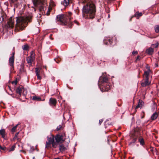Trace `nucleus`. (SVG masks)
Wrapping results in <instances>:
<instances>
[{"label": "nucleus", "instance_id": "nucleus-27", "mask_svg": "<svg viewBox=\"0 0 159 159\" xmlns=\"http://www.w3.org/2000/svg\"><path fill=\"white\" fill-rule=\"evenodd\" d=\"M108 79L107 77H104L103 79V82L106 83L108 81Z\"/></svg>", "mask_w": 159, "mask_h": 159}, {"label": "nucleus", "instance_id": "nucleus-5", "mask_svg": "<svg viewBox=\"0 0 159 159\" xmlns=\"http://www.w3.org/2000/svg\"><path fill=\"white\" fill-rule=\"evenodd\" d=\"M150 72V69H148V70L145 71L143 75V79L141 81L142 86L145 87L149 85L150 82L149 81V75Z\"/></svg>", "mask_w": 159, "mask_h": 159}, {"label": "nucleus", "instance_id": "nucleus-18", "mask_svg": "<svg viewBox=\"0 0 159 159\" xmlns=\"http://www.w3.org/2000/svg\"><path fill=\"white\" fill-rule=\"evenodd\" d=\"M32 99L34 100H35L36 101H42L41 99V98L39 97H37L36 96H33L32 98ZM44 100H42V101H44Z\"/></svg>", "mask_w": 159, "mask_h": 159}, {"label": "nucleus", "instance_id": "nucleus-37", "mask_svg": "<svg viewBox=\"0 0 159 159\" xmlns=\"http://www.w3.org/2000/svg\"><path fill=\"white\" fill-rule=\"evenodd\" d=\"M6 148V147H0V149L2 150H5Z\"/></svg>", "mask_w": 159, "mask_h": 159}, {"label": "nucleus", "instance_id": "nucleus-44", "mask_svg": "<svg viewBox=\"0 0 159 159\" xmlns=\"http://www.w3.org/2000/svg\"><path fill=\"white\" fill-rule=\"evenodd\" d=\"M54 159H61L60 158H59L58 157V158H55Z\"/></svg>", "mask_w": 159, "mask_h": 159}, {"label": "nucleus", "instance_id": "nucleus-14", "mask_svg": "<svg viewBox=\"0 0 159 159\" xmlns=\"http://www.w3.org/2000/svg\"><path fill=\"white\" fill-rule=\"evenodd\" d=\"M158 116V113L157 112H155L151 116V118L152 120H154L156 119Z\"/></svg>", "mask_w": 159, "mask_h": 159}, {"label": "nucleus", "instance_id": "nucleus-41", "mask_svg": "<svg viewBox=\"0 0 159 159\" xmlns=\"http://www.w3.org/2000/svg\"><path fill=\"white\" fill-rule=\"evenodd\" d=\"M11 1V2L12 3H13L15 1H16V0H10Z\"/></svg>", "mask_w": 159, "mask_h": 159}, {"label": "nucleus", "instance_id": "nucleus-36", "mask_svg": "<svg viewBox=\"0 0 159 159\" xmlns=\"http://www.w3.org/2000/svg\"><path fill=\"white\" fill-rule=\"evenodd\" d=\"M19 133V132H17L16 133V134H15V137H14L15 139H16V138H17L18 135Z\"/></svg>", "mask_w": 159, "mask_h": 159}, {"label": "nucleus", "instance_id": "nucleus-1", "mask_svg": "<svg viewBox=\"0 0 159 159\" xmlns=\"http://www.w3.org/2000/svg\"><path fill=\"white\" fill-rule=\"evenodd\" d=\"M85 4L83 7V16L85 18L93 19L95 15L96 7L91 0H84Z\"/></svg>", "mask_w": 159, "mask_h": 159}, {"label": "nucleus", "instance_id": "nucleus-10", "mask_svg": "<svg viewBox=\"0 0 159 159\" xmlns=\"http://www.w3.org/2000/svg\"><path fill=\"white\" fill-rule=\"evenodd\" d=\"M57 103V101L56 99L51 98L49 100V104L50 105H55Z\"/></svg>", "mask_w": 159, "mask_h": 159}, {"label": "nucleus", "instance_id": "nucleus-17", "mask_svg": "<svg viewBox=\"0 0 159 159\" xmlns=\"http://www.w3.org/2000/svg\"><path fill=\"white\" fill-rule=\"evenodd\" d=\"M144 104V102L142 101L139 100L138 105L136 107V108H138L139 107H141Z\"/></svg>", "mask_w": 159, "mask_h": 159}, {"label": "nucleus", "instance_id": "nucleus-39", "mask_svg": "<svg viewBox=\"0 0 159 159\" xmlns=\"http://www.w3.org/2000/svg\"><path fill=\"white\" fill-rule=\"evenodd\" d=\"M138 53V52L137 51H134L132 52V53L133 54H137Z\"/></svg>", "mask_w": 159, "mask_h": 159}, {"label": "nucleus", "instance_id": "nucleus-35", "mask_svg": "<svg viewBox=\"0 0 159 159\" xmlns=\"http://www.w3.org/2000/svg\"><path fill=\"white\" fill-rule=\"evenodd\" d=\"M51 5H52V7L54 5V4L53 3L52 4V5L51 4H50V6L48 8V10L49 11H50L52 9L51 6Z\"/></svg>", "mask_w": 159, "mask_h": 159}, {"label": "nucleus", "instance_id": "nucleus-42", "mask_svg": "<svg viewBox=\"0 0 159 159\" xmlns=\"http://www.w3.org/2000/svg\"><path fill=\"white\" fill-rule=\"evenodd\" d=\"M74 22H75V23H77V25H78V22H77V21L76 20H74Z\"/></svg>", "mask_w": 159, "mask_h": 159}, {"label": "nucleus", "instance_id": "nucleus-12", "mask_svg": "<svg viewBox=\"0 0 159 159\" xmlns=\"http://www.w3.org/2000/svg\"><path fill=\"white\" fill-rule=\"evenodd\" d=\"M72 0H64L63 5L66 7L69 5L70 3H72Z\"/></svg>", "mask_w": 159, "mask_h": 159}, {"label": "nucleus", "instance_id": "nucleus-6", "mask_svg": "<svg viewBox=\"0 0 159 159\" xmlns=\"http://www.w3.org/2000/svg\"><path fill=\"white\" fill-rule=\"evenodd\" d=\"M14 25V20L13 17H11L8 19L7 23L4 26V27L6 29L12 28Z\"/></svg>", "mask_w": 159, "mask_h": 159}, {"label": "nucleus", "instance_id": "nucleus-43", "mask_svg": "<svg viewBox=\"0 0 159 159\" xmlns=\"http://www.w3.org/2000/svg\"><path fill=\"white\" fill-rule=\"evenodd\" d=\"M155 66L157 67H158V64L157 63L155 64Z\"/></svg>", "mask_w": 159, "mask_h": 159}, {"label": "nucleus", "instance_id": "nucleus-46", "mask_svg": "<svg viewBox=\"0 0 159 159\" xmlns=\"http://www.w3.org/2000/svg\"><path fill=\"white\" fill-rule=\"evenodd\" d=\"M14 52H13V53H12V56H14Z\"/></svg>", "mask_w": 159, "mask_h": 159}, {"label": "nucleus", "instance_id": "nucleus-33", "mask_svg": "<svg viewBox=\"0 0 159 159\" xmlns=\"http://www.w3.org/2000/svg\"><path fill=\"white\" fill-rule=\"evenodd\" d=\"M36 75L37 76V78L39 79L40 80L41 79V77L40 76L39 74H36Z\"/></svg>", "mask_w": 159, "mask_h": 159}, {"label": "nucleus", "instance_id": "nucleus-8", "mask_svg": "<svg viewBox=\"0 0 159 159\" xmlns=\"http://www.w3.org/2000/svg\"><path fill=\"white\" fill-rule=\"evenodd\" d=\"M16 92L19 95H21V93H22L24 95H26L27 93L26 90L24 88L20 87H18L17 88Z\"/></svg>", "mask_w": 159, "mask_h": 159}, {"label": "nucleus", "instance_id": "nucleus-21", "mask_svg": "<svg viewBox=\"0 0 159 159\" xmlns=\"http://www.w3.org/2000/svg\"><path fill=\"white\" fill-rule=\"evenodd\" d=\"M107 86H105V90L106 91H108L109 89H111V86L109 85V84L108 83H107Z\"/></svg>", "mask_w": 159, "mask_h": 159}, {"label": "nucleus", "instance_id": "nucleus-30", "mask_svg": "<svg viewBox=\"0 0 159 159\" xmlns=\"http://www.w3.org/2000/svg\"><path fill=\"white\" fill-rule=\"evenodd\" d=\"M17 83V81L16 80H15V81H13L11 82V83L12 84L16 85Z\"/></svg>", "mask_w": 159, "mask_h": 159}, {"label": "nucleus", "instance_id": "nucleus-40", "mask_svg": "<svg viewBox=\"0 0 159 159\" xmlns=\"http://www.w3.org/2000/svg\"><path fill=\"white\" fill-rule=\"evenodd\" d=\"M140 58H141V57L140 56H138L137 57L136 60H139L140 59Z\"/></svg>", "mask_w": 159, "mask_h": 159}, {"label": "nucleus", "instance_id": "nucleus-25", "mask_svg": "<svg viewBox=\"0 0 159 159\" xmlns=\"http://www.w3.org/2000/svg\"><path fill=\"white\" fill-rule=\"evenodd\" d=\"M41 68L40 67H37L35 68L36 70V74H39V73L40 72V70H41Z\"/></svg>", "mask_w": 159, "mask_h": 159}, {"label": "nucleus", "instance_id": "nucleus-34", "mask_svg": "<svg viewBox=\"0 0 159 159\" xmlns=\"http://www.w3.org/2000/svg\"><path fill=\"white\" fill-rule=\"evenodd\" d=\"M61 127H62V126L61 125H59L57 127L56 129L58 131L59 130L61 129Z\"/></svg>", "mask_w": 159, "mask_h": 159}, {"label": "nucleus", "instance_id": "nucleus-31", "mask_svg": "<svg viewBox=\"0 0 159 159\" xmlns=\"http://www.w3.org/2000/svg\"><path fill=\"white\" fill-rule=\"evenodd\" d=\"M30 57H34V53L33 51H32L31 52V55Z\"/></svg>", "mask_w": 159, "mask_h": 159}, {"label": "nucleus", "instance_id": "nucleus-11", "mask_svg": "<svg viewBox=\"0 0 159 159\" xmlns=\"http://www.w3.org/2000/svg\"><path fill=\"white\" fill-rule=\"evenodd\" d=\"M35 58L31 57H28L27 58L26 61L28 64H31L34 61Z\"/></svg>", "mask_w": 159, "mask_h": 159}, {"label": "nucleus", "instance_id": "nucleus-4", "mask_svg": "<svg viewBox=\"0 0 159 159\" xmlns=\"http://www.w3.org/2000/svg\"><path fill=\"white\" fill-rule=\"evenodd\" d=\"M71 13L69 12L67 15L61 14L57 16V20L59 21L61 24L66 25L69 21L70 22L71 18L70 16Z\"/></svg>", "mask_w": 159, "mask_h": 159}, {"label": "nucleus", "instance_id": "nucleus-23", "mask_svg": "<svg viewBox=\"0 0 159 159\" xmlns=\"http://www.w3.org/2000/svg\"><path fill=\"white\" fill-rule=\"evenodd\" d=\"M19 125V124H17L15 126L12 128L11 129V132L12 133H14L16 130L17 126Z\"/></svg>", "mask_w": 159, "mask_h": 159}, {"label": "nucleus", "instance_id": "nucleus-38", "mask_svg": "<svg viewBox=\"0 0 159 159\" xmlns=\"http://www.w3.org/2000/svg\"><path fill=\"white\" fill-rule=\"evenodd\" d=\"M103 121V120L102 119L100 120L99 121V125H101V123Z\"/></svg>", "mask_w": 159, "mask_h": 159}, {"label": "nucleus", "instance_id": "nucleus-22", "mask_svg": "<svg viewBox=\"0 0 159 159\" xmlns=\"http://www.w3.org/2000/svg\"><path fill=\"white\" fill-rule=\"evenodd\" d=\"M143 15V14L141 12H137L134 15V16L136 17H139L142 16Z\"/></svg>", "mask_w": 159, "mask_h": 159}, {"label": "nucleus", "instance_id": "nucleus-7", "mask_svg": "<svg viewBox=\"0 0 159 159\" xmlns=\"http://www.w3.org/2000/svg\"><path fill=\"white\" fill-rule=\"evenodd\" d=\"M34 5V6L38 5H40L42 7V5L44 4V3H45V1L43 0H32Z\"/></svg>", "mask_w": 159, "mask_h": 159}, {"label": "nucleus", "instance_id": "nucleus-29", "mask_svg": "<svg viewBox=\"0 0 159 159\" xmlns=\"http://www.w3.org/2000/svg\"><path fill=\"white\" fill-rule=\"evenodd\" d=\"M28 48V46L27 45H25L24 46L23 48L24 50H27V49Z\"/></svg>", "mask_w": 159, "mask_h": 159}, {"label": "nucleus", "instance_id": "nucleus-19", "mask_svg": "<svg viewBox=\"0 0 159 159\" xmlns=\"http://www.w3.org/2000/svg\"><path fill=\"white\" fill-rule=\"evenodd\" d=\"M112 42L111 39H109L108 40H107L106 39H105V40L104 41V44H106L107 45H108L110 43H111Z\"/></svg>", "mask_w": 159, "mask_h": 159}, {"label": "nucleus", "instance_id": "nucleus-47", "mask_svg": "<svg viewBox=\"0 0 159 159\" xmlns=\"http://www.w3.org/2000/svg\"><path fill=\"white\" fill-rule=\"evenodd\" d=\"M35 158V157H33V159H34Z\"/></svg>", "mask_w": 159, "mask_h": 159}, {"label": "nucleus", "instance_id": "nucleus-20", "mask_svg": "<svg viewBox=\"0 0 159 159\" xmlns=\"http://www.w3.org/2000/svg\"><path fill=\"white\" fill-rule=\"evenodd\" d=\"M139 141L141 145H143L144 144V141L142 138L139 137Z\"/></svg>", "mask_w": 159, "mask_h": 159}, {"label": "nucleus", "instance_id": "nucleus-28", "mask_svg": "<svg viewBox=\"0 0 159 159\" xmlns=\"http://www.w3.org/2000/svg\"><path fill=\"white\" fill-rule=\"evenodd\" d=\"M137 140V138H134L133 140H132V141L130 143L129 145L131 144L132 143H135Z\"/></svg>", "mask_w": 159, "mask_h": 159}, {"label": "nucleus", "instance_id": "nucleus-9", "mask_svg": "<svg viewBox=\"0 0 159 159\" xmlns=\"http://www.w3.org/2000/svg\"><path fill=\"white\" fill-rule=\"evenodd\" d=\"M14 56H12L9 59V63L12 68H13L14 62Z\"/></svg>", "mask_w": 159, "mask_h": 159}, {"label": "nucleus", "instance_id": "nucleus-3", "mask_svg": "<svg viewBox=\"0 0 159 159\" xmlns=\"http://www.w3.org/2000/svg\"><path fill=\"white\" fill-rule=\"evenodd\" d=\"M31 16H27L25 18L23 17H16V28L17 29L22 30L26 25V23L30 21Z\"/></svg>", "mask_w": 159, "mask_h": 159}, {"label": "nucleus", "instance_id": "nucleus-24", "mask_svg": "<svg viewBox=\"0 0 159 159\" xmlns=\"http://www.w3.org/2000/svg\"><path fill=\"white\" fill-rule=\"evenodd\" d=\"M154 29L156 32H159V25H155L154 27Z\"/></svg>", "mask_w": 159, "mask_h": 159}, {"label": "nucleus", "instance_id": "nucleus-2", "mask_svg": "<svg viewBox=\"0 0 159 159\" xmlns=\"http://www.w3.org/2000/svg\"><path fill=\"white\" fill-rule=\"evenodd\" d=\"M64 141L62 135H57L55 137L51 135L47 137V141L46 142L45 148H48L51 147V144L54 148L57 147L59 143H62Z\"/></svg>", "mask_w": 159, "mask_h": 159}, {"label": "nucleus", "instance_id": "nucleus-45", "mask_svg": "<svg viewBox=\"0 0 159 159\" xmlns=\"http://www.w3.org/2000/svg\"><path fill=\"white\" fill-rule=\"evenodd\" d=\"M8 87L10 90H11V87L9 86H8Z\"/></svg>", "mask_w": 159, "mask_h": 159}, {"label": "nucleus", "instance_id": "nucleus-16", "mask_svg": "<svg viewBox=\"0 0 159 159\" xmlns=\"http://www.w3.org/2000/svg\"><path fill=\"white\" fill-rule=\"evenodd\" d=\"M153 52L154 49L151 47H150L146 50V52L149 54H152Z\"/></svg>", "mask_w": 159, "mask_h": 159}, {"label": "nucleus", "instance_id": "nucleus-26", "mask_svg": "<svg viewBox=\"0 0 159 159\" xmlns=\"http://www.w3.org/2000/svg\"><path fill=\"white\" fill-rule=\"evenodd\" d=\"M15 147V146H12L11 148L8 149L9 152H11L14 150Z\"/></svg>", "mask_w": 159, "mask_h": 159}, {"label": "nucleus", "instance_id": "nucleus-32", "mask_svg": "<svg viewBox=\"0 0 159 159\" xmlns=\"http://www.w3.org/2000/svg\"><path fill=\"white\" fill-rule=\"evenodd\" d=\"M155 45V47L156 48L158 46V43H155V44H152V46H154Z\"/></svg>", "mask_w": 159, "mask_h": 159}, {"label": "nucleus", "instance_id": "nucleus-15", "mask_svg": "<svg viewBox=\"0 0 159 159\" xmlns=\"http://www.w3.org/2000/svg\"><path fill=\"white\" fill-rule=\"evenodd\" d=\"M59 149L61 151H64L67 149V147H64L63 145H61L59 147Z\"/></svg>", "mask_w": 159, "mask_h": 159}, {"label": "nucleus", "instance_id": "nucleus-48", "mask_svg": "<svg viewBox=\"0 0 159 159\" xmlns=\"http://www.w3.org/2000/svg\"><path fill=\"white\" fill-rule=\"evenodd\" d=\"M158 54H159V52H158Z\"/></svg>", "mask_w": 159, "mask_h": 159}, {"label": "nucleus", "instance_id": "nucleus-13", "mask_svg": "<svg viewBox=\"0 0 159 159\" xmlns=\"http://www.w3.org/2000/svg\"><path fill=\"white\" fill-rule=\"evenodd\" d=\"M6 134L5 130L4 129L0 130V135L2 136V137L3 139L5 138V136Z\"/></svg>", "mask_w": 159, "mask_h": 159}]
</instances>
